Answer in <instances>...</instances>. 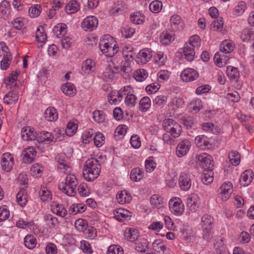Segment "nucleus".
<instances>
[{
	"instance_id": "nucleus-1",
	"label": "nucleus",
	"mask_w": 254,
	"mask_h": 254,
	"mask_svg": "<svg viewBox=\"0 0 254 254\" xmlns=\"http://www.w3.org/2000/svg\"><path fill=\"white\" fill-rule=\"evenodd\" d=\"M128 50V53L126 54V51L124 50L123 51V55L125 57V60L127 61L124 65L113 66L112 65L109 64L108 67L106 69L104 72L105 77H107L109 79H112L114 77V74L118 73L120 70L123 71L125 72L129 73L131 72V69L130 66V62L131 60L132 59V52L131 51V48H127Z\"/></svg>"
},
{
	"instance_id": "nucleus-2",
	"label": "nucleus",
	"mask_w": 254,
	"mask_h": 254,
	"mask_svg": "<svg viewBox=\"0 0 254 254\" xmlns=\"http://www.w3.org/2000/svg\"><path fill=\"white\" fill-rule=\"evenodd\" d=\"M100 171L99 161L94 158H90L85 162L83 168V176L85 180L91 182L99 176Z\"/></svg>"
},
{
	"instance_id": "nucleus-3",
	"label": "nucleus",
	"mask_w": 254,
	"mask_h": 254,
	"mask_svg": "<svg viewBox=\"0 0 254 254\" xmlns=\"http://www.w3.org/2000/svg\"><path fill=\"white\" fill-rule=\"evenodd\" d=\"M99 46L102 53L107 57H113L119 51L117 42L109 35H105L102 37Z\"/></svg>"
},
{
	"instance_id": "nucleus-4",
	"label": "nucleus",
	"mask_w": 254,
	"mask_h": 254,
	"mask_svg": "<svg viewBox=\"0 0 254 254\" xmlns=\"http://www.w3.org/2000/svg\"><path fill=\"white\" fill-rule=\"evenodd\" d=\"M77 185L76 177L73 174H67L64 181L59 184V188L67 195L73 196L76 194Z\"/></svg>"
},
{
	"instance_id": "nucleus-5",
	"label": "nucleus",
	"mask_w": 254,
	"mask_h": 254,
	"mask_svg": "<svg viewBox=\"0 0 254 254\" xmlns=\"http://www.w3.org/2000/svg\"><path fill=\"white\" fill-rule=\"evenodd\" d=\"M199 226L202 231L203 235L205 237H209L211 235L214 225L213 216L205 212H202L198 215Z\"/></svg>"
},
{
	"instance_id": "nucleus-6",
	"label": "nucleus",
	"mask_w": 254,
	"mask_h": 254,
	"mask_svg": "<svg viewBox=\"0 0 254 254\" xmlns=\"http://www.w3.org/2000/svg\"><path fill=\"white\" fill-rule=\"evenodd\" d=\"M162 126L167 132L171 133L174 138L179 137L181 133V126L172 119H165L163 121Z\"/></svg>"
},
{
	"instance_id": "nucleus-7",
	"label": "nucleus",
	"mask_w": 254,
	"mask_h": 254,
	"mask_svg": "<svg viewBox=\"0 0 254 254\" xmlns=\"http://www.w3.org/2000/svg\"><path fill=\"white\" fill-rule=\"evenodd\" d=\"M233 191V186L231 182L223 183L218 190V198L222 201L229 199Z\"/></svg>"
},
{
	"instance_id": "nucleus-8",
	"label": "nucleus",
	"mask_w": 254,
	"mask_h": 254,
	"mask_svg": "<svg viewBox=\"0 0 254 254\" xmlns=\"http://www.w3.org/2000/svg\"><path fill=\"white\" fill-rule=\"evenodd\" d=\"M196 163L203 171H209L213 168V159L206 153H200L196 156Z\"/></svg>"
},
{
	"instance_id": "nucleus-9",
	"label": "nucleus",
	"mask_w": 254,
	"mask_h": 254,
	"mask_svg": "<svg viewBox=\"0 0 254 254\" xmlns=\"http://www.w3.org/2000/svg\"><path fill=\"white\" fill-rule=\"evenodd\" d=\"M169 207L170 211L177 216L182 215L185 211L184 204L182 199L178 197H174L170 199Z\"/></svg>"
},
{
	"instance_id": "nucleus-10",
	"label": "nucleus",
	"mask_w": 254,
	"mask_h": 254,
	"mask_svg": "<svg viewBox=\"0 0 254 254\" xmlns=\"http://www.w3.org/2000/svg\"><path fill=\"white\" fill-rule=\"evenodd\" d=\"M14 164V159L13 155L6 152L2 154L1 157L0 166L1 169L5 172H9L12 169Z\"/></svg>"
},
{
	"instance_id": "nucleus-11",
	"label": "nucleus",
	"mask_w": 254,
	"mask_h": 254,
	"mask_svg": "<svg viewBox=\"0 0 254 254\" xmlns=\"http://www.w3.org/2000/svg\"><path fill=\"white\" fill-rule=\"evenodd\" d=\"M192 176L188 173L182 172L178 179L180 188L184 191H188L192 185Z\"/></svg>"
},
{
	"instance_id": "nucleus-12",
	"label": "nucleus",
	"mask_w": 254,
	"mask_h": 254,
	"mask_svg": "<svg viewBox=\"0 0 254 254\" xmlns=\"http://www.w3.org/2000/svg\"><path fill=\"white\" fill-rule=\"evenodd\" d=\"M199 77V73L192 68H186L181 73V78L186 82H192Z\"/></svg>"
},
{
	"instance_id": "nucleus-13",
	"label": "nucleus",
	"mask_w": 254,
	"mask_h": 254,
	"mask_svg": "<svg viewBox=\"0 0 254 254\" xmlns=\"http://www.w3.org/2000/svg\"><path fill=\"white\" fill-rule=\"evenodd\" d=\"M98 19L94 16H88L81 23V27L85 31H93L98 26Z\"/></svg>"
},
{
	"instance_id": "nucleus-14",
	"label": "nucleus",
	"mask_w": 254,
	"mask_h": 254,
	"mask_svg": "<svg viewBox=\"0 0 254 254\" xmlns=\"http://www.w3.org/2000/svg\"><path fill=\"white\" fill-rule=\"evenodd\" d=\"M21 136L22 139L26 141H32L37 138L35 128L30 126H26L22 128Z\"/></svg>"
},
{
	"instance_id": "nucleus-15",
	"label": "nucleus",
	"mask_w": 254,
	"mask_h": 254,
	"mask_svg": "<svg viewBox=\"0 0 254 254\" xmlns=\"http://www.w3.org/2000/svg\"><path fill=\"white\" fill-rule=\"evenodd\" d=\"M36 155V151L33 147H28L22 151L21 157L22 162L25 164H31L34 160Z\"/></svg>"
},
{
	"instance_id": "nucleus-16",
	"label": "nucleus",
	"mask_w": 254,
	"mask_h": 254,
	"mask_svg": "<svg viewBox=\"0 0 254 254\" xmlns=\"http://www.w3.org/2000/svg\"><path fill=\"white\" fill-rule=\"evenodd\" d=\"M132 89L130 86H127L124 87V96H126L125 98V104L129 108L134 106L136 104V97L131 93Z\"/></svg>"
},
{
	"instance_id": "nucleus-17",
	"label": "nucleus",
	"mask_w": 254,
	"mask_h": 254,
	"mask_svg": "<svg viewBox=\"0 0 254 254\" xmlns=\"http://www.w3.org/2000/svg\"><path fill=\"white\" fill-rule=\"evenodd\" d=\"M152 57V53L149 49H143L136 55L135 61L138 64H145Z\"/></svg>"
},
{
	"instance_id": "nucleus-18",
	"label": "nucleus",
	"mask_w": 254,
	"mask_h": 254,
	"mask_svg": "<svg viewBox=\"0 0 254 254\" xmlns=\"http://www.w3.org/2000/svg\"><path fill=\"white\" fill-rule=\"evenodd\" d=\"M124 93V88H121L119 91H112L107 96L108 102L111 105L118 104L123 100Z\"/></svg>"
},
{
	"instance_id": "nucleus-19",
	"label": "nucleus",
	"mask_w": 254,
	"mask_h": 254,
	"mask_svg": "<svg viewBox=\"0 0 254 254\" xmlns=\"http://www.w3.org/2000/svg\"><path fill=\"white\" fill-rule=\"evenodd\" d=\"M170 24L174 31H181L185 27V23L180 16L174 14L170 18Z\"/></svg>"
},
{
	"instance_id": "nucleus-20",
	"label": "nucleus",
	"mask_w": 254,
	"mask_h": 254,
	"mask_svg": "<svg viewBox=\"0 0 254 254\" xmlns=\"http://www.w3.org/2000/svg\"><path fill=\"white\" fill-rule=\"evenodd\" d=\"M199 197L195 194H191L189 195L187 200V206L189 210L192 212H195L199 208Z\"/></svg>"
},
{
	"instance_id": "nucleus-21",
	"label": "nucleus",
	"mask_w": 254,
	"mask_h": 254,
	"mask_svg": "<svg viewBox=\"0 0 254 254\" xmlns=\"http://www.w3.org/2000/svg\"><path fill=\"white\" fill-rule=\"evenodd\" d=\"M113 213L114 217L119 221L130 220L131 217V212L123 208L115 209Z\"/></svg>"
},
{
	"instance_id": "nucleus-22",
	"label": "nucleus",
	"mask_w": 254,
	"mask_h": 254,
	"mask_svg": "<svg viewBox=\"0 0 254 254\" xmlns=\"http://www.w3.org/2000/svg\"><path fill=\"white\" fill-rule=\"evenodd\" d=\"M254 175L251 169L244 171L240 178V183L241 185L245 187L249 186L253 180Z\"/></svg>"
},
{
	"instance_id": "nucleus-23",
	"label": "nucleus",
	"mask_w": 254,
	"mask_h": 254,
	"mask_svg": "<svg viewBox=\"0 0 254 254\" xmlns=\"http://www.w3.org/2000/svg\"><path fill=\"white\" fill-rule=\"evenodd\" d=\"M96 69V63L91 59H87L82 63L81 70L85 74L94 72Z\"/></svg>"
},
{
	"instance_id": "nucleus-24",
	"label": "nucleus",
	"mask_w": 254,
	"mask_h": 254,
	"mask_svg": "<svg viewBox=\"0 0 254 254\" xmlns=\"http://www.w3.org/2000/svg\"><path fill=\"white\" fill-rule=\"evenodd\" d=\"M175 33L173 30L164 31L160 36V41L163 45H169L174 39Z\"/></svg>"
},
{
	"instance_id": "nucleus-25",
	"label": "nucleus",
	"mask_w": 254,
	"mask_h": 254,
	"mask_svg": "<svg viewBox=\"0 0 254 254\" xmlns=\"http://www.w3.org/2000/svg\"><path fill=\"white\" fill-rule=\"evenodd\" d=\"M116 198L119 203L124 204L129 203L131 200L132 197L128 191L123 190L117 193Z\"/></svg>"
},
{
	"instance_id": "nucleus-26",
	"label": "nucleus",
	"mask_w": 254,
	"mask_h": 254,
	"mask_svg": "<svg viewBox=\"0 0 254 254\" xmlns=\"http://www.w3.org/2000/svg\"><path fill=\"white\" fill-rule=\"evenodd\" d=\"M182 57L189 62H191L194 59L195 50L189 46V45L185 44L182 49Z\"/></svg>"
},
{
	"instance_id": "nucleus-27",
	"label": "nucleus",
	"mask_w": 254,
	"mask_h": 254,
	"mask_svg": "<svg viewBox=\"0 0 254 254\" xmlns=\"http://www.w3.org/2000/svg\"><path fill=\"white\" fill-rule=\"evenodd\" d=\"M39 197L43 202H49L52 199L51 190L45 186H42L39 191Z\"/></svg>"
},
{
	"instance_id": "nucleus-28",
	"label": "nucleus",
	"mask_w": 254,
	"mask_h": 254,
	"mask_svg": "<svg viewBox=\"0 0 254 254\" xmlns=\"http://www.w3.org/2000/svg\"><path fill=\"white\" fill-rule=\"evenodd\" d=\"M62 92L66 96L73 97L77 92L75 86L71 82L64 84L61 88Z\"/></svg>"
},
{
	"instance_id": "nucleus-29",
	"label": "nucleus",
	"mask_w": 254,
	"mask_h": 254,
	"mask_svg": "<svg viewBox=\"0 0 254 254\" xmlns=\"http://www.w3.org/2000/svg\"><path fill=\"white\" fill-rule=\"evenodd\" d=\"M138 231L134 228H126L124 232V237L130 242H134L138 237Z\"/></svg>"
},
{
	"instance_id": "nucleus-30",
	"label": "nucleus",
	"mask_w": 254,
	"mask_h": 254,
	"mask_svg": "<svg viewBox=\"0 0 254 254\" xmlns=\"http://www.w3.org/2000/svg\"><path fill=\"white\" fill-rule=\"evenodd\" d=\"M53 31L55 36L62 38L66 34L67 26L64 23H59L54 27Z\"/></svg>"
},
{
	"instance_id": "nucleus-31",
	"label": "nucleus",
	"mask_w": 254,
	"mask_h": 254,
	"mask_svg": "<svg viewBox=\"0 0 254 254\" xmlns=\"http://www.w3.org/2000/svg\"><path fill=\"white\" fill-rule=\"evenodd\" d=\"M224 54L219 52L216 53L214 57L215 64L220 67L226 65L229 60L228 56L224 55Z\"/></svg>"
},
{
	"instance_id": "nucleus-32",
	"label": "nucleus",
	"mask_w": 254,
	"mask_h": 254,
	"mask_svg": "<svg viewBox=\"0 0 254 254\" xmlns=\"http://www.w3.org/2000/svg\"><path fill=\"white\" fill-rule=\"evenodd\" d=\"M80 8V4L77 0H70L65 5L64 10L68 14L76 13Z\"/></svg>"
},
{
	"instance_id": "nucleus-33",
	"label": "nucleus",
	"mask_w": 254,
	"mask_h": 254,
	"mask_svg": "<svg viewBox=\"0 0 254 254\" xmlns=\"http://www.w3.org/2000/svg\"><path fill=\"white\" fill-rule=\"evenodd\" d=\"M51 210L57 215L64 218L67 215V210L63 204L54 203L51 206Z\"/></svg>"
},
{
	"instance_id": "nucleus-34",
	"label": "nucleus",
	"mask_w": 254,
	"mask_h": 254,
	"mask_svg": "<svg viewBox=\"0 0 254 254\" xmlns=\"http://www.w3.org/2000/svg\"><path fill=\"white\" fill-rule=\"evenodd\" d=\"M18 99L19 96L17 92L15 91H11L5 95L3 97V101L5 104L10 105L16 103Z\"/></svg>"
},
{
	"instance_id": "nucleus-35",
	"label": "nucleus",
	"mask_w": 254,
	"mask_h": 254,
	"mask_svg": "<svg viewBox=\"0 0 254 254\" xmlns=\"http://www.w3.org/2000/svg\"><path fill=\"white\" fill-rule=\"evenodd\" d=\"M44 117L46 120L49 122H54L58 118L57 110L53 107L48 108L45 111Z\"/></svg>"
},
{
	"instance_id": "nucleus-36",
	"label": "nucleus",
	"mask_w": 254,
	"mask_h": 254,
	"mask_svg": "<svg viewBox=\"0 0 254 254\" xmlns=\"http://www.w3.org/2000/svg\"><path fill=\"white\" fill-rule=\"evenodd\" d=\"M148 246V242L145 238H140L134 243V248L136 251L143 253L146 251Z\"/></svg>"
},
{
	"instance_id": "nucleus-37",
	"label": "nucleus",
	"mask_w": 254,
	"mask_h": 254,
	"mask_svg": "<svg viewBox=\"0 0 254 254\" xmlns=\"http://www.w3.org/2000/svg\"><path fill=\"white\" fill-rule=\"evenodd\" d=\"M184 104V100L181 97H175L171 99L169 103L168 107L170 109L175 111L176 109L181 108Z\"/></svg>"
},
{
	"instance_id": "nucleus-38",
	"label": "nucleus",
	"mask_w": 254,
	"mask_h": 254,
	"mask_svg": "<svg viewBox=\"0 0 254 254\" xmlns=\"http://www.w3.org/2000/svg\"><path fill=\"white\" fill-rule=\"evenodd\" d=\"M37 138L39 143L46 141L50 143L54 141V136L51 132L43 131L38 135Z\"/></svg>"
},
{
	"instance_id": "nucleus-39",
	"label": "nucleus",
	"mask_w": 254,
	"mask_h": 254,
	"mask_svg": "<svg viewBox=\"0 0 254 254\" xmlns=\"http://www.w3.org/2000/svg\"><path fill=\"white\" fill-rule=\"evenodd\" d=\"M16 201L18 204L22 206H24L27 202V194L26 190L23 189H21L16 194Z\"/></svg>"
},
{
	"instance_id": "nucleus-40",
	"label": "nucleus",
	"mask_w": 254,
	"mask_h": 254,
	"mask_svg": "<svg viewBox=\"0 0 254 254\" xmlns=\"http://www.w3.org/2000/svg\"><path fill=\"white\" fill-rule=\"evenodd\" d=\"M45 223L51 228L57 229L59 226V221L57 217L51 214H46L44 217Z\"/></svg>"
},
{
	"instance_id": "nucleus-41",
	"label": "nucleus",
	"mask_w": 254,
	"mask_h": 254,
	"mask_svg": "<svg viewBox=\"0 0 254 254\" xmlns=\"http://www.w3.org/2000/svg\"><path fill=\"white\" fill-rule=\"evenodd\" d=\"M234 47V44L232 41L225 40L220 45V52L225 54L230 53L233 51Z\"/></svg>"
},
{
	"instance_id": "nucleus-42",
	"label": "nucleus",
	"mask_w": 254,
	"mask_h": 254,
	"mask_svg": "<svg viewBox=\"0 0 254 254\" xmlns=\"http://www.w3.org/2000/svg\"><path fill=\"white\" fill-rule=\"evenodd\" d=\"M202 128L205 131L218 134L220 132V128L211 123H204L202 124Z\"/></svg>"
},
{
	"instance_id": "nucleus-43",
	"label": "nucleus",
	"mask_w": 254,
	"mask_h": 254,
	"mask_svg": "<svg viewBox=\"0 0 254 254\" xmlns=\"http://www.w3.org/2000/svg\"><path fill=\"white\" fill-rule=\"evenodd\" d=\"M44 168L43 166L39 163H35L32 165L31 169V175L34 178H39L43 174Z\"/></svg>"
},
{
	"instance_id": "nucleus-44",
	"label": "nucleus",
	"mask_w": 254,
	"mask_h": 254,
	"mask_svg": "<svg viewBox=\"0 0 254 254\" xmlns=\"http://www.w3.org/2000/svg\"><path fill=\"white\" fill-rule=\"evenodd\" d=\"M241 39L245 42L254 40V30L250 28L244 29L241 35Z\"/></svg>"
},
{
	"instance_id": "nucleus-45",
	"label": "nucleus",
	"mask_w": 254,
	"mask_h": 254,
	"mask_svg": "<svg viewBox=\"0 0 254 254\" xmlns=\"http://www.w3.org/2000/svg\"><path fill=\"white\" fill-rule=\"evenodd\" d=\"M203 105L200 99L194 98L191 100L189 104V110L194 113L198 112L202 108Z\"/></svg>"
},
{
	"instance_id": "nucleus-46",
	"label": "nucleus",
	"mask_w": 254,
	"mask_h": 254,
	"mask_svg": "<svg viewBox=\"0 0 254 254\" xmlns=\"http://www.w3.org/2000/svg\"><path fill=\"white\" fill-rule=\"evenodd\" d=\"M228 158L230 163L235 166L239 165L241 161L240 154L237 151H231L229 153Z\"/></svg>"
},
{
	"instance_id": "nucleus-47",
	"label": "nucleus",
	"mask_w": 254,
	"mask_h": 254,
	"mask_svg": "<svg viewBox=\"0 0 254 254\" xmlns=\"http://www.w3.org/2000/svg\"><path fill=\"white\" fill-rule=\"evenodd\" d=\"M133 77L137 81L141 82L145 80L148 76L147 71L143 68L138 69L133 73Z\"/></svg>"
},
{
	"instance_id": "nucleus-48",
	"label": "nucleus",
	"mask_w": 254,
	"mask_h": 254,
	"mask_svg": "<svg viewBox=\"0 0 254 254\" xmlns=\"http://www.w3.org/2000/svg\"><path fill=\"white\" fill-rule=\"evenodd\" d=\"M25 246L30 249H34L37 245V240L35 236L32 235H27L24 239Z\"/></svg>"
},
{
	"instance_id": "nucleus-49",
	"label": "nucleus",
	"mask_w": 254,
	"mask_h": 254,
	"mask_svg": "<svg viewBox=\"0 0 254 254\" xmlns=\"http://www.w3.org/2000/svg\"><path fill=\"white\" fill-rule=\"evenodd\" d=\"M167 56L162 52H158L154 56L153 60L159 66L164 65L167 61Z\"/></svg>"
},
{
	"instance_id": "nucleus-50",
	"label": "nucleus",
	"mask_w": 254,
	"mask_h": 254,
	"mask_svg": "<svg viewBox=\"0 0 254 254\" xmlns=\"http://www.w3.org/2000/svg\"><path fill=\"white\" fill-rule=\"evenodd\" d=\"M152 249L154 252L159 254L164 253L166 249L163 241L161 239H156L152 244Z\"/></svg>"
},
{
	"instance_id": "nucleus-51",
	"label": "nucleus",
	"mask_w": 254,
	"mask_h": 254,
	"mask_svg": "<svg viewBox=\"0 0 254 254\" xmlns=\"http://www.w3.org/2000/svg\"><path fill=\"white\" fill-rule=\"evenodd\" d=\"M150 202L151 205L158 209L163 207L165 203L164 199L161 196L157 194L153 195L151 197Z\"/></svg>"
},
{
	"instance_id": "nucleus-52",
	"label": "nucleus",
	"mask_w": 254,
	"mask_h": 254,
	"mask_svg": "<svg viewBox=\"0 0 254 254\" xmlns=\"http://www.w3.org/2000/svg\"><path fill=\"white\" fill-rule=\"evenodd\" d=\"M130 20L135 24H141L144 22L145 16L139 12H135L130 14Z\"/></svg>"
},
{
	"instance_id": "nucleus-53",
	"label": "nucleus",
	"mask_w": 254,
	"mask_h": 254,
	"mask_svg": "<svg viewBox=\"0 0 254 254\" xmlns=\"http://www.w3.org/2000/svg\"><path fill=\"white\" fill-rule=\"evenodd\" d=\"M186 44L189 45V46L195 50V49H198L200 46V38L198 35H193L189 38L188 42Z\"/></svg>"
},
{
	"instance_id": "nucleus-54",
	"label": "nucleus",
	"mask_w": 254,
	"mask_h": 254,
	"mask_svg": "<svg viewBox=\"0 0 254 254\" xmlns=\"http://www.w3.org/2000/svg\"><path fill=\"white\" fill-rule=\"evenodd\" d=\"M143 171L138 168L133 169L130 172V178L134 182L140 181L143 177Z\"/></svg>"
},
{
	"instance_id": "nucleus-55",
	"label": "nucleus",
	"mask_w": 254,
	"mask_h": 254,
	"mask_svg": "<svg viewBox=\"0 0 254 254\" xmlns=\"http://www.w3.org/2000/svg\"><path fill=\"white\" fill-rule=\"evenodd\" d=\"M190 149L189 144H178L176 148V155L179 157H182L186 155Z\"/></svg>"
},
{
	"instance_id": "nucleus-56",
	"label": "nucleus",
	"mask_w": 254,
	"mask_h": 254,
	"mask_svg": "<svg viewBox=\"0 0 254 254\" xmlns=\"http://www.w3.org/2000/svg\"><path fill=\"white\" fill-rule=\"evenodd\" d=\"M214 180L212 170L209 171H203L201 175V181L205 185L211 184Z\"/></svg>"
},
{
	"instance_id": "nucleus-57",
	"label": "nucleus",
	"mask_w": 254,
	"mask_h": 254,
	"mask_svg": "<svg viewBox=\"0 0 254 254\" xmlns=\"http://www.w3.org/2000/svg\"><path fill=\"white\" fill-rule=\"evenodd\" d=\"M12 59L11 53L4 54L0 61V68L2 70H6L9 66Z\"/></svg>"
},
{
	"instance_id": "nucleus-58",
	"label": "nucleus",
	"mask_w": 254,
	"mask_h": 254,
	"mask_svg": "<svg viewBox=\"0 0 254 254\" xmlns=\"http://www.w3.org/2000/svg\"><path fill=\"white\" fill-rule=\"evenodd\" d=\"M36 39L39 43H44L47 40V35L42 26H39L36 32Z\"/></svg>"
},
{
	"instance_id": "nucleus-59",
	"label": "nucleus",
	"mask_w": 254,
	"mask_h": 254,
	"mask_svg": "<svg viewBox=\"0 0 254 254\" xmlns=\"http://www.w3.org/2000/svg\"><path fill=\"white\" fill-rule=\"evenodd\" d=\"M86 208V206L82 204H73L69 208V212L72 215H75L83 212Z\"/></svg>"
},
{
	"instance_id": "nucleus-60",
	"label": "nucleus",
	"mask_w": 254,
	"mask_h": 254,
	"mask_svg": "<svg viewBox=\"0 0 254 254\" xmlns=\"http://www.w3.org/2000/svg\"><path fill=\"white\" fill-rule=\"evenodd\" d=\"M156 167V163L152 156L148 157L145 161V168L147 172H153Z\"/></svg>"
},
{
	"instance_id": "nucleus-61",
	"label": "nucleus",
	"mask_w": 254,
	"mask_h": 254,
	"mask_svg": "<svg viewBox=\"0 0 254 254\" xmlns=\"http://www.w3.org/2000/svg\"><path fill=\"white\" fill-rule=\"evenodd\" d=\"M151 106V100L147 96L141 98L139 102V110L142 112H146Z\"/></svg>"
},
{
	"instance_id": "nucleus-62",
	"label": "nucleus",
	"mask_w": 254,
	"mask_h": 254,
	"mask_svg": "<svg viewBox=\"0 0 254 254\" xmlns=\"http://www.w3.org/2000/svg\"><path fill=\"white\" fill-rule=\"evenodd\" d=\"M247 9V5L244 1H241L238 2L234 9V14L237 16L242 15Z\"/></svg>"
},
{
	"instance_id": "nucleus-63",
	"label": "nucleus",
	"mask_w": 254,
	"mask_h": 254,
	"mask_svg": "<svg viewBox=\"0 0 254 254\" xmlns=\"http://www.w3.org/2000/svg\"><path fill=\"white\" fill-rule=\"evenodd\" d=\"M163 4L161 1L155 0H153L149 4V7L150 10L154 13L159 12L162 8Z\"/></svg>"
},
{
	"instance_id": "nucleus-64",
	"label": "nucleus",
	"mask_w": 254,
	"mask_h": 254,
	"mask_svg": "<svg viewBox=\"0 0 254 254\" xmlns=\"http://www.w3.org/2000/svg\"><path fill=\"white\" fill-rule=\"evenodd\" d=\"M77 128L78 126L77 123L70 122L66 126L65 131L66 134L69 136H72L76 133Z\"/></svg>"
}]
</instances>
